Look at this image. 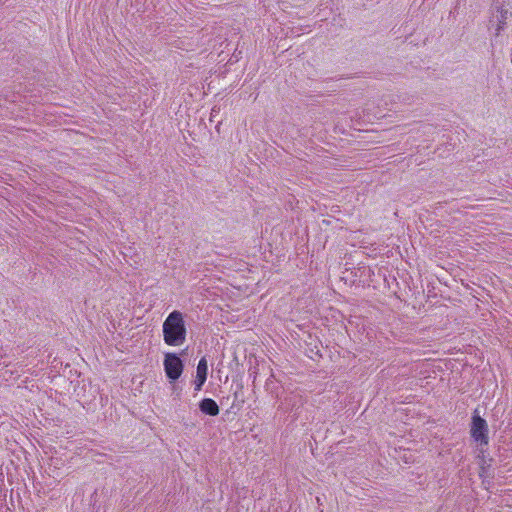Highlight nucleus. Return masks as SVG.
<instances>
[{"label": "nucleus", "instance_id": "obj_1", "mask_svg": "<svg viewBox=\"0 0 512 512\" xmlns=\"http://www.w3.org/2000/svg\"><path fill=\"white\" fill-rule=\"evenodd\" d=\"M163 340L169 346H181L186 341L187 329L183 314L172 311L162 325Z\"/></svg>", "mask_w": 512, "mask_h": 512}, {"label": "nucleus", "instance_id": "obj_2", "mask_svg": "<svg viewBox=\"0 0 512 512\" xmlns=\"http://www.w3.org/2000/svg\"><path fill=\"white\" fill-rule=\"evenodd\" d=\"M488 424L484 418H482L478 412L475 410L472 415L471 425H470V434L473 440L479 445H488L489 436H488Z\"/></svg>", "mask_w": 512, "mask_h": 512}, {"label": "nucleus", "instance_id": "obj_3", "mask_svg": "<svg viewBox=\"0 0 512 512\" xmlns=\"http://www.w3.org/2000/svg\"><path fill=\"white\" fill-rule=\"evenodd\" d=\"M163 365L166 376L170 381H176L180 378L184 369V364L178 354L166 353Z\"/></svg>", "mask_w": 512, "mask_h": 512}, {"label": "nucleus", "instance_id": "obj_4", "mask_svg": "<svg viewBox=\"0 0 512 512\" xmlns=\"http://www.w3.org/2000/svg\"><path fill=\"white\" fill-rule=\"evenodd\" d=\"M493 11H496V14H493L490 22L493 23L494 21L497 22L496 28H495V35L498 36L501 31L504 30L506 25V20L512 15V12L508 9H505L502 4L499 2H495L492 6Z\"/></svg>", "mask_w": 512, "mask_h": 512}, {"label": "nucleus", "instance_id": "obj_5", "mask_svg": "<svg viewBox=\"0 0 512 512\" xmlns=\"http://www.w3.org/2000/svg\"><path fill=\"white\" fill-rule=\"evenodd\" d=\"M208 364L205 357H202L197 365L196 379L194 381L195 391H200L207 380Z\"/></svg>", "mask_w": 512, "mask_h": 512}, {"label": "nucleus", "instance_id": "obj_6", "mask_svg": "<svg viewBox=\"0 0 512 512\" xmlns=\"http://www.w3.org/2000/svg\"><path fill=\"white\" fill-rule=\"evenodd\" d=\"M200 411L209 416H217L219 414V406L212 398H204L199 402Z\"/></svg>", "mask_w": 512, "mask_h": 512}]
</instances>
